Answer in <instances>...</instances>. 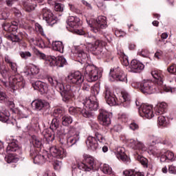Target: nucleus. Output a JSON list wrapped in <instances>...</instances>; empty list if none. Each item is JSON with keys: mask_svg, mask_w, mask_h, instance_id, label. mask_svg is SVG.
<instances>
[{"mask_svg": "<svg viewBox=\"0 0 176 176\" xmlns=\"http://www.w3.org/2000/svg\"><path fill=\"white\" fill-rule=\"evenodd\" d=\"M67 24L69 25V27H71V28H72V30L74 34H76L77 35H83L85 38H87V39L85 41L89 45V47L90 48V50L92 52L93 54L95 56H102V54H104L102 52L104 50V47L107 46V42L102 40L97 39L95 41L94 43H91L89 39L93 41L94 37L89 36V33H86V32L80 29V19H79L78 16H69L67 21Z\"/></svg>", "mask_w": 176, "mask_h": 176, "instance_id": "f257e3e1", "label": "nucleus"}, {"mask_svg": "<svg viewBox=\"0 0 176 176\" xmlns=\"http://www.w3.org/2000/svg\"><path fill=\"white\" fill-rule=\"evenodd\" d=\"M47 80L51 86L55 87L57 91L60 92L64 102L68 103L72 101V98L75 97V95L74 94V87H72L70 85H66L65 86L61 80H58L53 77H48Z\"/></svg>", "mask_w": 176, "mask_h": 176, "instance_id": "f03ea898", "label": "nucleus"}, {"mask_svg": "<svg viewBox=\"0 0 176 176\" xmlns=\"http://www.w3.org/2000/svg\"><path fill=\"white\" fill-rule=\"evenodd\" d=\"M54 157L57 159H64L67 157V151L63 148H59L56 146L50 148V154L42 155L37 154L33 157L34 164H45L47 162H52Z\"/></svg>", "mask_w": 176, "mask_h": 176, "instance_id": "7ed1b4c3", "label": "nucleus"}, {"mask_svg": "<svg viewBox=\"0 0 176 176\" xmlns=\"http://www.w3.org/2000/svg\"><path fill=\"white\" fill-rule=\"evenodd\" d=\"M72 173L74 174H79L80 170L91 171L96 170V160L91 156L87 155L85 157L82 162L79 164H73L72 166Z\"/></svg>", "mask_w": 176, "mask_h": 176, "instance_id": "20e7f679", "label": "nucleus"}, {"mask_svg": "<svg viewBox=\"0 0 176 176\" xmlns=\"http://www.w3.org/2000/svg\"><path fill=\"white\" fill-rule=\"evenodd\" d=\"M4 61L9 67V68H8L5 65L0 66V74L4 79L12 78V76H14V75L19 74V72H17V63L13 62L9 56H6L4 57Z\"/></svg>", "mask_w": 176, "mask_h": 176, "instance_id": "39448f33", "label": "nucleus"}, {"mask_svg": "<svg viewBox=\"0 0 176 176\" xmlns=\"http://www.w3.org/2000/svg\"><path fill=\"white\" fill-rule=\"evenodd\" d=\"M132 86L133 87L140 89V91L143 94H153V93H160L162 91L153 81L150 80H144L141 82L133 83Z\"/></svg>", "mask_w": 176, "mask_h": 176, "instance_id": "423d86ee", "label": "nucleus"}, {"mask_svg": "<svg viewBox=\"0 0 176 176\" xmlns=\"http://www.w3.org/2000/svg\"><path fill=\"white\" fill-rule=\"evenodd\" d=\"M151 74L154 79L153 82L161 91H166V93H169L170 91L173 93V91H174V89L171 88V87L164 85L166 77L164 76V72H163V71L154 69L151 71Z\"/></svg>", "mask_w": 176, "mask_h": 176, "instance_id": "0eeeda50", "label": "nucleus"}, {"mask_svg": "<svg viewBox=\"0 0 176 176\" xmlns=\"http://www.w3.org/2000/svg\"><path fill=\"white\" fill-rule=\"evenodd\" d=\"M82 74L87 82H96L99 78L102 76V72L98 70L94 65H86L82 70Z\"/></svg>", "mask_w": 176, "mask_h": 176, "instance_id": "6e6552de", "label": "nucleus"}, {"mask_svg": "<svg viewBox=\"0 0 176 176\" xmlns=\"http://www.w3.org/2000/svg\"><path fill=\"white\" fill-rule=\"evenodd\" d=\"M87 23L91 27V31H93L94 34H102V30L108 27L107 17L104 16H100L96 19H87Z\"/></svg>", "mask_w": 176, "mask_h": 176, "instance_id": "1a4fd4ad", "label": "nucleus"}, {"mask_svg": "<svg viewBox=\"0 0 176 176\" xmlns=\"http://www.w3.org/2000/svg\"><path fill=\"white\" fill-rule=\"evenodd\" d=\"M98 93H100V91L96 88L91 89L90 96L87 98L83 102V105L85 108L90 111H97L98 109L99 104L98 99H97Z\"/></svg>", "mask_w": 176, "mask_h": 176, "instance_id": "9d476101", "label": "nucleus"}, {"mask_svg": "<svg viewBox=\"0 0 176 176\" xmlns=\"http://www.w3.org/2000/svg\"><path fill=\"white\" fill-rule=\"evenodd\" d=\"M104 141H105V138H104L102 134L99 132H95L94 136H88L86 140V144L88 149H91V151H97V149H98V142H104Z\"/></svg>", "mask_w": 176, "mask_h": 176, "instance_id": "9b49d317", "label": "nucleus"}, {"mask_svg": "<svg viewBox=\"0 0 176 176\" xmlns=\"http://www.w3.org/2000/svg\"><path fill=\"white\" fill-rule=\"evenodd\" d=\"M66 82L71 85L80 86L82 83L85 82V76L82 75V73L79 71L74 72L73 73H70L67 77H66Z\"/></svg>", "mask_w": 176, "mask_h": 176, "instance_id": "f8f14e48", "label": "nucleus"}, {"mask_svg": "<svg viewBox=\"0 0 176 176\" xmlns=\"http://www.w3.org/2000/svg\"><path fill=\"white\" fill-rule=\"evenodd\" d=\"M41 14L43 20H45L51 27H53L57 23V16H54L50 9L47 8H43L41 11Z\"/></svg>", "mask_w": 176, "mask_h": 176, "instance_id": "ddd939ff", "label": "nucleus"}, {"mask_svg": "<svg viewBox=\"0 0 176 176\" xmlns=\"http://www.w3.org/2000/svg\"><path fill=\"white\" fill-rule=\"evenodd\" d=\"M65 134H67V144L68 148L75 145L79 141V133L76 132L75 128L70 126L67 129V131H64Z\"/></svg>", "mask_w": 176, "mask_h": 176, "instance_id": "4468645a", "label": "nucleus"}, {"mask_svg": "<svg viewBox=\"0 0 176 176\" xmlns=\"http://www.w3.org/2000/svg\"><path fill=\"white\" fill-rule=\"evenodd\" d=\"M68 112L70 115H72V116H75L76 118H79V116H83V118H91V116H93L91 111L80 107H69Z\"/></svg>", "mask_w": 176, "mask_h": 176, "instance_id": "2eb2a0df", "label": "nucleus"}, {"mask_svg": "<svg viewBox=\"0 0 176 176\" xmlns=\"http://www.w3.org/2000/svg\"><path fill=\"white\" fill-rule=\"evenodd\" d=\"M110 75L116 82H125L127 83V74L119 67L111 69Z\"/></svg>", "mask_w": 176, "mask_h": 176, "instance_id": "dca6fc26", "label": "nucleus"}, {"mask_svg": "<svg viewBox=\"0 0 176 176\" xmlns=\"http://www.w3.org/2000/svg\"><path fill=\"white\" fill-rule=\"evenodd\" d=\"M32 106L35 111H41L43 113H48L50 109V104L45 100L37 99L32 102Z\"/></svg>", "mask_w": 176, "mask_h": 176, "instance_id": "f3484780", "label": "nucleus"}, {"mask_svg": "<svg viewBox=\"0 0 176 176\" xmlns=\"http://www.w3.org/2000/svg\"><path fill=\"white\" fill-rule=\"evenodd\" d=\"M129 144L133 149L135 151V159L137 160V156H141L142 153L146 151V147L141 142L136 141L135 140L131 139Z\"/></svg>", "mask_w": 176, "mask_h": 176, "instance_id": "a211bd4d", "label": "nucleus"}, {"mask_svg": "<svg viewBox=\"0 0 176 176\" xmlns=\"http://www.w3.org/2000/svg\"><path fill=\"white\" fill-rule=\"evenodd\" d=\"M103 96L104 97V100L111 107H113V105H116L118 104V98H116V96L112 93L111 88L109 87H104Z\"/></svg>", "mask_w": 176, "mask_h": 176, "instance_id": "6ab92c4d", "label": "nucleus"}, {"mask_svg": "<svg viewBox=\"0 0 176 176\" xmlns=\"http://www.w3.org/2000/svg\"><path fill=\"white\" fill-rule=\"evenodd\" d=\"M139 113L142 118L152 119L154 116L153 107L152 105L142 104L139 107Z\"/></svg>", "mask_w": 176, "mask_h": 176, "instance_id": "aec40b11", "label": "nucleus"}, {"mask_svg": "<svg viewBox=\"0 0 176 176\" xmlns=\"http://www.w3.org/2000/svg\"><path fill=\"white\" fill-rule=\"evenodd\" d=\"M111 114L107 110L100 109H99V115L98 116V120L102 126H105L106 127L111 124Z\"/></svg>", "mask_w": 176, "mask_h": 176, "instance_id": "412c9836", "label": "nucleus"}, {"mask_svg": "<svg viewBox=\"0 0 176 176\" xmlns=\"http://www.w3.org/2000/svg\"><path fill=\"white\" fill-rule=\"evenodd\" d=\"M32 86L34 90H37V91H39L41 94H46L49 90V86L47 84L41 80L32 82Z\"/></svg>", "mask_w": 176, "mask_h": 176, "instance_id": "4be33fe9", "label": "nucleus"}, {"mask_svg": "<svg viewBox=\"0 0 176 176\" xmlns=\"http://www.w3.org/2000/svg\"><path fill=\"white\" fill-rule=\"evenodd\" d=\"M50 65L51 67H64V65H67V60H65V58L64 56H58L54 57L49 59Z\"/></svg>", "mask_w": 176, "mask_h": 176, "instance_id": "5701e85b", "label": "nucleus"}, {"mask_svg": "<svg viewBox=\"0 0 176 176\" xmlns=\"http://www.w3.org/2000/svg\"><path fill=\"white\" fill-rule=\"evenodd\" d=\"M115 153L119 160H122L124 163L130 162V157L126 154V149L124 147H118Z\"/></svg>", "mask_w": 176, "mask_h": 176, "instance_id": "b1692460", "label": "nucleus"}, {"mask_svg": "<svg viewBox=\"0 0 176 176\" xmlns=\"http://www.w3.org/2000/svg\"><path fill=\"white\" fill-rule=\"evenodd\" d=\"M129 68H131V72L138 74L139 72H141L144 68H145V65L142 64V63L140 62V60L133 59L131 62Z\"/></svg>", "mask_w": 176, "mask_h": 176, "instance_id": "393cba45", "label": "nucleus"}, {"mask_svg": "<svg viewBox=\"0 0 176 176\" xmlns=\"http://www.w3.org/2000/svg\"><path fill=\"white\" fill-rule=\"evenodd\" d=\"M137 160L141 163L142 166L148 168L147 171L148 176L153 175V166H152V164H148V159L142 155H137Z\"/></svg>", "mask_w": 176, "mask_h": 176, "instance_id": "a878e982", "label": "nucleus"}, {"mask_svg": "<svg viewBox=\"0 0 176 176\" xmlns=\"http://www.w3.org/2000/svg\"><path fill=\"white\" fill-rule=\"evenodd\" d=\"M76 57L78 63H80L81 64H89V60H90V58H89L87 53L85 52L83 50L79 49L77 50Z\"/></svg>", "mask_w": 176, "mask_h": 176, "instance_id": "bb28decb", "label": "nucleus"}, {"mask_svg": "<svg viewBox=\"0 0 176 176\" xmlns=\"http://www.w3.org/2000/svg\"><path fill=\"white\" fill-rule=\"evenodd\" d=\"M6 140L7 144H8L6 151L10 152H19L20 151V146H19V141L13 140L12 142L9 140V138H6Z\"/></svg>", "mask_w": 176, "mask_h": 176, "instance_id": "cd10ccee", "label": "nucleus"}, {"mask_svg": "<svg viewBox=\"0 0 176 176\" xmlns=\"http://www.w3.org/2000/svg\"><path fill=\"white\" fill-rule=\"evenodd\" d=\"M19 21H14L11 22V23H4L2 25L3 30L6 31V32H15V31H17L19 28Z\"/></svg>", "mask_w": 176, "mask_h": 176, "instance_id": "c85d7f7f", "label": "nucleus"}, {"mask_svg": "<svg viewBox=\"0 0 176 176\" xmlns=\"http://www.w3.org/2000/svg\"><path fill=\"white\" fill-rule=\"evenodd\" d=\"M120 100L122 107L124 108H129L130 107L131 104V96H130L128 92L122 91Z\"/></svg>", "mask_w": 176, "mask_h": 176, "instance_id": "c756f323", "label": "nucleus"}, {"mask_svg": "<svg viewBox=\"0 0 176 176\" xmlns=\"http://www.w3.org/2000/svg\"><path fill=\"white\" fill-rule=\"evenodd\" d=\"M14 122L16 120L10 119V113L8 111H4L3 112H0V122H3V123H7V124H14Z\"/></svg>", "mask_w": 176, "mask_h": 176, "instance_id": "7c9ffc66", "label": "nucleus"}, {"mask_svg": "<svg viewBox=\"0 0 176 176\" xmlns=\"http://www.w3.org/2000/svg\"><path fill=\"white\" fill-rule=\"evenodd\" d=\"M117 56L121 63L124 67H129L130 63H129V57L124 54L123 50H118Z\"/></svg>", "mask_w": 176, "mask_h": 176, "instance_id": "2f4dec72", "label": "nucleus"}, {"mask_svg": "<svg viewBox=\"0 0 176 176\" xmlns=\"http://www.w3.org/2000/svg\"><path fill=\"white\" fill-rule=\"evenodd\" d=\"M174 160H175V155H174V153L170 151L165 152L160 157V162L162 163H164V162H174Z\"/></svg>", "mask_w": 176, "mask_h": 176, "instance_id": "473e14b6", "label": "nucleus"}, {"mask_svg": "<svg viewBox=\"0 0 176 176\" xmlns=\"http://www.w3.org/2000/svg\"><path fill=\"white\" fill-rule=\"evenodd\" d=\"M0 101L5 102L6 105L10 107V108L11 109L14 108V102L10 100V98H9V96L6 95V93L1 90H0Z\"/></svg>", "mask_w": 176, "mask_h": 176, "instance_id": "72a5a7b5", "label": "nucleus"}, {"mask_svg": "<svg viewBox=\"0 0 176 176\" xmlns=\"http://www.w3.org/2000/svg\"><path fill=\"white\" fill-rule=\"evenodd\" d=\"M168 104L167 103L162 102L160 103H157L154 109L155 111V115H163L164 112H166L167 109Z\"/></svg>", "mask_w": 176, "mask_h": 176, "instance_id": "f704fd0d", "label": "nucleus"}, {"mask_svg": "<svg viewBox=\"0 0 176 176\" xmlns=\"http://www.w3.org/2000/svg\"><path fill=\"white\" fill-rule=\"evenodd\" d=\"M167 38H168V34L167 33H162L160 37L158 36L155 38L156 45L160 47H163L167 43V41H166Z\"/></svg>", "mask_w": 176, "mask_h": 176, "instance_id": "c9c22d12", "label": "nucleus"}, {"mask_svg": "<svg viewBox=\"0 0 176 176\" xmlns=\"http://www.w3.org/2000/svg\"><path fill=\"white\" fill-rule=\"evenodd\" d=\"M9 39L12 41V42H16V43H21L23 42V38H24V34L23 32H19L16 34H12L8 36Z\"/></svg>", "mask_w": 176, "mask_h": 176, "instance_id": "e433bc0d", "label": "nucleus"}, {"mask_svg": "<svg viewBox=\"0 0 176 176\" xmlns=\"http://www.w3.org/2000/svg\"><path fill=\"white\" fill-rule=\"evenodd\" d=\"M61 123L63 126H65V127H68V126H70V124H72V122H74V118L68 114L64 115L61 119Z\"/></svg>", "mask_w": 176, "mask_h": 176, "instance_id": "4c0bfd02", "label": "nucleus"}, {"mask_svg": "<svg viewBox=\"0 0 176 176\" xmlns=\"http://www.w3.org/2000/svg\"><path fill=\"white\" fill-rule=\"evenodd\" d=\"M32 143L33 144L32 146H34V148H36L37 149H41V148H42V138L38 136H32Z\"/></svg>", "mask_w": 176, "mask_h": 176, "instance_id": "58836bf2", "label": "nucleus"}, {"mask_svg": "<svg viewBox=\"0 0 176 176\" xmlns=\"http://www.w3.org/2000/svg\"><path fill=\"white\" fill-rule=\"evenodd\" d=\"M8 155L5 157V160L7 163H17L19 162V158L16 157V154H13L7 152Z\"/></svg>", "mask_w": 176, "mask_h": 176, "instance_id": "ea45409f", "label": "nucleus"}, {"mask_svg": "<svg viewBox=\"0 0 176 176\" xmlns=\"http://www.w3.org/2000/svg\"><path fill=\"white\" fill-rule=\"evenodd\" d=\"M52 49H54L56 52L63 53L64 52V45H63V42L61 41H53Z\"/></svg>", "mask_w": 176, "mask_h": 176, "instance_id": "a19ab883", "label": "nucleus"}, {"mask_svg": "<svg viewBox=\"0 0 176 176\" xmlns=\"http://www.w3.org/2000/svg\"><path fill=\"white\" fill-rule=\"evenodd\" d=\"M53 116L56 119H61L64 116V109L63 107H56L54 109Z\"/></svg>", "mask_w": 176, "mask_h": 176, "instance_id": "79ce46f5", "label": "nucleus"}, {"mask_svg": "<svg viewBox=\"0 0 176 176\" xmlns=\"http://www.w3.org/2000/svg\"><path fill=\"white\" fill-rule=\"evenodd\" d=\"M38 74H39V67L36 66H33L31 67L30 70L25 72L28 78H32L34 75H38Z\"/></svg>", "mask_w": 176, "mask_h": 176, "instance_id": "37998d69", "label": "nucleus"}, {"mask_svg": "<svg viewBox=\"0 0 176 176\" xmlns=\"http://www.w3.org/2000/svg\"><path fill=\"white\" fill-rule=\"evenodd\" d=\"M125 176H145L144 173L135 171L134 170H128L123 172Z\"/></svg>", "mask_w": 176, "mask_h": 176, "instance_id": "c03bdc74", "label": "nucleus"}, {"mask_svg": "<svg viewBox=\"0 0 176 176\" xmlns=\"http://www.w3.org/2000/svg\"><path fill=\"white\" fill-rule=\"evenodd\" d=\"M168 122H167V119L164 116H160L157 118V125L159 127H166Z\"/></svg>", "mask_w": 176, "mask_h": 176, "instance_id": "a18cd8bd", "label": "nucleus"}, {"mask_svg": "<svg viewBox=\"0 0 176 176\" xmlns=\"http://www.w3.org/2000/svg\"><path fill=\"white\" fill-rule=\"evenodd\" d=\"M58 127H60V119L55 118H53L50 128L52 131H55V130H57Z\"/></svg>", "mask_w": 176, "mask_h": 176, "instance_id": "49530a36", "label": "nucleus"}, {"mask_svg": "<svg viewBox=\"0 0 176 176\" xmlns=\"http://www.w3.org/2000/svg\"><path fill=\"white\" fill-rule=\"evenodd\" d=\"M12 76V81L11 82V86H13L14 85H16L24 80V78H23V76H21L19 74Z\"/></svg>", "mask_w": 176, "mask_h": 176, "instance_id": "de8ad7c7", "label": "nucleus"}, {"mask_svg": "<svg viewBox=\"0 0 176 176\" xmlns=\"http://www.w3.org/2000/svg\"><path fill=\"white\" fill-rule=\"evenodd\" d=\"M69 8L71 12H73V13H76V14H82L83 12L80 8L74 4L69 3Z\"/></svg>", "mask_w": 176, "mask_h": 176, "instance_id": "09e8293b", "label": "nucleus"}, {"mask_svg": "<svg viewBox=\"0 0 176 176\" xmlns=\"http://www.w3.org/2000/svg\"><path fill=\"white\" fill-rule=\"evenodd\" d=\"M41 151V148H36L35 146H30V156L32 159L36 156Z\"/></svg>", "mask_w": 176, "mask_h": 176, "instance_id": "8fccbe9b", "label": "nucleus"}, {"mask_svg": "<svg viewBox=\"0 0 176 176\" xmlns=\"http://www.w3.org/2000/svg\"><path fill=\"white\" fill-rule=\"evenodd\" d=\"M129 129L133 131H138L140 130V124L135 120H132L129 124Z\"/></svg>", "mask_w": 176, "mask_h": 176, "instance_id": "3c124183", "label": "nucleus"}, {"mask_svg": "<svg viewBox=\"0 0 176 176\" xmlns=\"http://www.w3.org/2000/svg\"><path fill=\"white\" fill-rule=\"evenodd\" d=\"M25 86V81L23 80V81H21L20 82H17L16 84H14V85H11V87L12 90H17L19 89H24V87Z\"/></svg>", "mask_w": 176, "mask_h": 176, "instance_id": "603ef678", "label": "nucleus"}, {"mask_svg": "<svg viewBox=\"0 0 176 176\" xmlns=\"http://www.w3.org/2000/svg\"><path fill=\"white\" fill-rule=\"evenodd\" d=\"M19 55L23 60H27L28 58H30V57H32V54L28 51L23 52L21 51L19 52Z\"/></svg>", "mask_w": 176, "mask_h": 176, "instance_id": "864d4df0", "label": "nucleus"}, {"mask_svg": "<svg viewBox=\"0 0 176 176\" xmlns=\"http://www.w3.org/2000/svg\"><path fill=\"white\" fill-rule=\"evenodd\" d=\"M102 171L104 174H112V168L109 165L104 164L102 167Z\"/></svg>", "mask_w": 176, "mask_h": 176, "instance_id": "5fc2aeb1", "label": "nucleus"}, {"mask_svg": "<svg viewBox=\"0 0 176 176\" xmlns=\"http://www.w3.org/2000/svg\"><path fill=\"white\" fill-rule=\"evenodd\" d=\"M36 5L31 4V3H26L24 5V9L25 12H32V10H35V7Z\"/></svg>", "mask_w": 176, "mask_h": 176, "instance_id": "6e6d98bb", "label": "nucleus"}, {"mask_svg": "<svg viewBox=\"0 0 176 176\" xmlns=\"http://www.w3.org/2000/svg\"><path fill=\"white\" fill-rule=\"evenodd\" d=\"M167 71L169 72V74L174 75V74L176 73V65L174 63L170 65L169 67H168Z\"/></svg>", "mask_w": 176, "mask_h": 176, "instance_id": "4d7b16f0", "label": "nucleus"}, {"mask_svg": "<svg viewBox=\"0 0 176 176\" xmlns=\"http://www.w3.org/2000/svg\"><path fill=\"white\" fill-rule=\"evenodd\" d=\"M60 144L63 146V148H69L68 147V138H60L59 140Z\"/></svg>", "mask_w": 176, "mask_h": 176, "instance_id": "13d9d810", "label": "nucleus"}, {"mask_svg": "<svg viewBox=\"0 0 176 176\" xmlns=\"http://www.w3.org/2000/svg\"><path fill=\"white\" fill-rule=\"evenodd\" d=\"M160 144H163V145H170L171 140H169L168 137H166L165 138H160Z\"/></svg>", "mask_w": 176, "mask_h": 176, "instance_id": "bf43d9fd", "label": "nucleus"}, {"mask_svg": "<svg viewBox=\"0 0 176 176\" xmlns=\"http://www.w3.org/2000/svg\"><path fill=\"white\" fill-rule=\"evenodd\" d=\"M54 9L56 12H63L64 10V5L61 3H56L54 6Z\"/></svg>", "mask_w": 176, "mask_h": 176, "instance_id": "052dcab7", "label": "nucleus"}, {"mask_svg": "<svg viewBox=\"0 0 176 176\" xmlns=\"http://www.w3.org/2000/svg\"><path fill=\"white\" fill-rule=\"evenodd\" d=\"M35 54L36 56H37V57H39V58H41V60H46V55L41 52V51L36 50L35 51Z\"/></svg>", "mask_w": 176, "mask_h": 176, "instance_id": "680f3d73", "label": "nucleus"}, {"mask_svg": "<svg viewBox=\"0 0 176 176\" xmlns=\"http://www.w3.org/2000/svg\"><path fill=\"white\" fill-rule=\"evenodd\" d=\"M156 144H160V138L153 136L151 138V145H156Z\"/></svg>", "mask_w": 176, "mask_h": 176, "instance_id": "e2e57ef3", "label": "nucleus"}, {"mask_svg": "<svg viewBox=\"0 0 176 176\" xmlns=\"http://www.w3.org/2000/svg\"><path fill=\"white\" fill-rule=\"evenodd\" d=\"M61 162L58 160H54L53 163L54 170H60L61 168Z\"/></svg>", "mask_w": 176, "mask_h": 176, "instance_id": "0e129e2a", "label": "nucleus"}, {"mask_svg": "<svg viewBox=\"0 0 176 176\" xmlns=\"http://www.w3.org/2000/svg\"><path fill=\"white\" fill-rule=\"evenodd\" d=\"M35 30H36V31L39 32V34H41V35H45V34L43 33V28L39 23L35 24Z\"/></svg>", "mask_w": 176, "mask_h": 176, "instance_id": "69168bd1", "label": "nucleus"}, {"mask_svg": "<svg viewBox=\"0 0 176 176\" xmlns=\"http://www.w3.org/2000/svg\"><path fill=\"white\" fill-rule=\"evenodd\" d=\"M8 17H9V14L6 11L0 12V20H7Z\"/></svg>", "mask_w": 176, "mask_h": 176, "instance_id": "338daca9", "label": "nucleus"}, {"mask_svg": "<svg viewBox=\"0 0 176 176\" xmlns=\"http://www.w3.org/2000/svg\"><path fill=\"white\" fill-rule=\"evenodd\" d=\"M168 173H170V174H176V166L170 165L168 166Z\"/></svg>", "mask_w": 176, "mask_h": 176, "instance_id": "774afa93", "label": "nucleus"}]
</instances>
